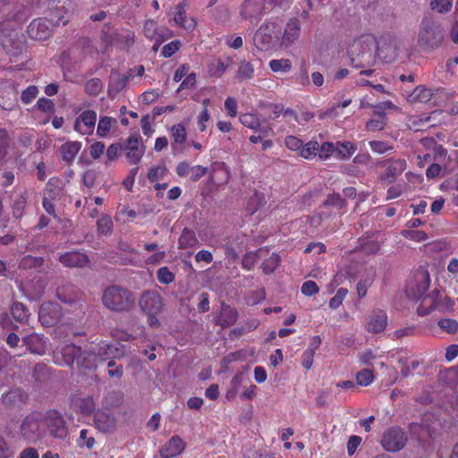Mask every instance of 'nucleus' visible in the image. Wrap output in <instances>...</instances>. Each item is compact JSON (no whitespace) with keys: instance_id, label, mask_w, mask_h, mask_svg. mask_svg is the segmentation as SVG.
<instances>
[{"instance_id":"1","label":"nucleus","mask_w":458,"mask_h":458,"mask_svg":"<svg viewBox=\"0 0 458 458\" xmlns=\"http://www.w3.org/2000/svg\"><path fill=\"white\" fill-rule=\"evenodd\" d=\"M430 279L428 272H417L413 278L411 279L406 285V294L408 297L420 300L422 298L421 303L417 310L420 316L428 314L431 310L439 309V302L433 295L425 296L428 290Z\"/></svg>"},{"instance_id":"2","label":"nucleus","mask_w":458,"mask_h":458,"mask_svg":"<svg viewBox=\"0 0 458 458\" xmlns=\"http://www.w3.org/2000/svg\"><path fill=\"white\" fill-rule=\"evenodd\" d=\"M376 38L370 34L362 35L353 40L349 47V55L356 67H363L372 63Z\"/></svg>"},{"instance_id":"3","label":"nucleus","mask_w":458,"mask_h":458,"mask_svg":"<svg viewBox=\"0 0 458 458\" xmlns=\"http://www.w3.org/2000/svg\"><path fill=\"white\" fill-rule=\"evenodd\" d=\"M281 26L276 21L264 22L254 33L253 46L259 51H267L280 47Z\"/></svg>"},{"instance_id":"4","label":"nucleus","mask_w":458,"mask_h":458,"mask_svg":"<svg viewBox=\"0 0 458 458\" xmlns=\"http://www.w3.org/2000/svg\"><path fill=\"white\" fill-rule=\"evenodd\" d=\"M102 300L107 309L114 311L128 310L134 304V297L132 294L127 290L118 286L106 288Z\"/></svg>"},{"instance_id":"5","label":"nucleus","mask_w":458,"mask_h":458,"mask_svg":"<svg viewBox=\"0 0 458 458\" xmlns=\"http://www.w3.org/2000/svg\"><path fill=\"white\" fill-rule=\"evenodd\" d=\"M142 311L148 316V323L151 327H157L159 320L157 315L163 309L164 303L160 293L157 291L145 292L139 301Z\"/></svg>"},{"instance_id":"6","label":"nucleus","mask_w":458,"mask_h":458,"mask_svg":"<svg viewBox=\"0 0 458 458\" xmlns=\"http://www.w3.org/2000/svg\"><path fill=\"white\" fill-rule=\"evenodd\" d=\"M68 22L67 19L64 16H57L52 14L50 20L46 18H39L33 20L28 27V35L30 38L35 40H45L49 38L51 34L50 26L65 25Z\"/></svg>"},{"instance_id":"7","label":"nucleus","mask_w":458,"mask_h":458,"mask_svg":"<svg viewBox=\"0 0 458 458\" xmlns=\"http://www.w3.org/2000/svg\"><path fill=\"white\" fill-rule=\"evenodd\" d=\"M21 434L29 441L36 442L47 436L44 416L40 413H31L22 421Z\"/></svg>"},{"instance_id":"8","label":"nucleus","mask_w":458,"mask_h":458,"mask_svg":"<svg viewBox=\"0 0 458 458\" xmlns=\"http://www.w3.org/2000/svg\"><path fill=\"white\" fill-rule=\"evenodd\" d=\"M443 38V29L438 23L429 20L422 21L418 38L420 46L436 47L442 42Z\"/></svg>"},{"instance_id":"9","label":"nucleus","mask_w":458,"mask_h":458,"mask_svg":"<svg viewBox=\"0 0 458 458\" xmlns=\"http://www.w3.org/2000/svg\"><path fill=\"white\" fill-rule=\"evenodd\" d=\"M44 424L47 432L56 438H64L68 435V429L62 415L51 411L44 416Z\"/></svg>"},{"instance_id":"10","label":"nucleus","mask_w":458,"mask_h":458,"mask_svg":"<svg viewBox=\"0 0 458 458\" xmlns=\"http://www.w3.org/2000/svg\"><path fill=\"white\" fill-rule=\"evenodd\" d=\"M406 442L405 433L399 428H392L383 435L381 445L388 452H397L405 446Z\"/></svg>"},{"instance_id":"11","label":"nucleus","mask_w":458,"mask_h":458,"mask_svg":"<svg viewBox=\"0 0 458 458\" xmlns=\"http://www.w3.org/2000/svg\"><path fill=\"white\" fill-rule=\"evenodd\" d=\"M126 157L132 165L138 164L145 153V148L140 144V138L139 135H131L123 146Z\"/></svg>"},{"instance_id":"12","label":"nucleus","mask_w":458,"mask_h":458,"mask_svg":"<svg viewBox=\"0 0 458 458\" xmlns=\"http://www.w3.org/2000/svg\"><path fill=\"white\" fill-rule=\"evenodd\" d=\"M266 10V0H246L241 9V16L251 23L257 22Z\"/></svg>"},{"instance_id":"13","label":"nucleus","mask_w":458,"mask_h":458,"mask_svg":"<svg viewBox=\"0 0 458 458\" xmlns=\"http://www.w3.org/2000/svg\"><path fill=\"white\" fill-rule=\"evenodd\" d=\"M97 122V113L93 110L81 112L75 119L73 128L82 135H91Z\"/></svg>"},{"instance_id":"14","label":"nucleus","mask_w":458,"mask_h":458,"mask_svg":"<svg viewBox=\"0 0 458 458\" xmlns=\"http://www.w3.org/2000/svg\"><path fill=\"white\" fill-rule=\"evenodd\" d=\"M387 326V316L383 310H373L366 318L365 328L372 334L382 333Z\"/></svg>"},{"instance_id":"15","label":"nucleus","mask_w":458,"mask_h":458,"mask_svg":"<svg viewBox=\"0 0 458 458\" xmlns=\"http://www.w3.org/2000/svg\"><path fill=\"white\" fill-rule=\"evenodd\" d=\"M301 24L298 19H291L285 25L284 33L281 32L280 47L287 48L294 44L300 37Z\"/></svg>"},{"instance_id":"16","label":"nucleus","mask_w":458,"mask_h":458,"mask_svg":"<svg viewBox=\"0 0 458 458\" xmlns=\"http://www.w3.org/2000/svg\"><path fill=\"white\" fill-rule=\"evenodd\" d=\"M61 312L59 306L53 302H45L41 305L38 312V319L45 327L55 325L60 318Z\"/></svg>"},{"instance_id":"17","label":"nucleus","mask_w":458,"mask_h":458,"mask_svg":"<svg viewBox=\"0 0 458 458\" xmlns=\"http://www.w3.org/2000/svg\"><path fill=\"white\" fill-rule=\"evenodd\" d=\"M81 147L82 144L80 141H67L58 148L56 156L62 162L71 165L81 151Z\"/></svg>"},{"instance_id":"18","label":"nucleus","mask_w":458,"mask_h":458,"mask_svg":"<svg viewBox=\"0 0 458 458\" xmlns=\"http://www.w3.org/2000/svg\"><path fill=\"white\" fill-rule=\"evenodd\" d=\"M186 444L179 436H173L159 450L162 458H173L181 454Z\"/></svg>"},{"instance_id":"19","label":"nucleus","mask_w":458,"mask_h":458,"mask_svg":"<svg viewBox=\"0 0 458 458\" xmlns=\"http://www.w3.org/2000/svg\"><path fill=\"white\" fill-rule=\"evenodd\" d=\"M385 165L386 168L381 174V179L391 182L406 169L407 163L403 158L389 159L385 162Z\"/></svg>"},{"instance_id":"20","label":"nucleus","mask_w":458,"mask_h":458,"mask_svg":"<svg viewBox=\"0 0 458 458\" xmlns=\"http://www.w3.org/2000/svg\"><path fill=\"white\" fill-rule=\"evenodd\" d=\"M56 297L63 303L70 306L77 305L80 302V297L77 289L71 284H64L57 287Z\"/></svg>"},{"instance_id":"21","label":"nucleus","mask_w":458,"mask_h":458,"mask_svg":"<svg viewBox=\"0 0 458 458\" xmlns=\"http://www.w3.org/2000/svg\"><path fill=\"white\" fill-rule=\"evenodd\" d=\"M96 428L102 432H110L115 428L116 419L109 411H98L94 417Z\"/></svg>"},{"instance_id":"22","label":"nucleus","mask_w":458,"mask_h":458,"mask_svg":"<svg viewBox=\"0 0 458 458\" xmlns=\"http://www.w3.org/2000/svg\"><path fill=\"white\" fill-rule=\"evenodd\" d=\"M81 350L74 344H67L61 350V357L56 355L55 362L59 365L71 366L76 360L78 364V358L81 357Z\"/></svg>"},{"instance_id":"23","label":"nucleus","mask_w":458,"mask_h":458,"mask_svg":"<svg viewBox=\"0 0 458 458\" xmlns=\"http://www.w3.org/2000/svg\"><path fill=\"white\" fill-rule=\"evenodd\" d=\"M173 20L176 25L189 31L193 30L196 27L195 20L186 13L184 3H180L175 6Z\"/></svg>"},{"instance_id":"24","label":"nucleus","mask_w":458,"mask_h":458,"mask_svg":"<svg viewBox=\"0 0 458 458\" xmlns=\"http://www.w3.org/2000/svg\"><path fill=\"white\" fill-rule=\"evenodd\" d=\"M60 262L69 267H82L89 262L88 257L79 251H69L60 256Z\"/></svg>"},{"instance_id":"25","label":"nucleus","mask_w":458,"mask_h":458,"mask_svg":"<svg viewBox=\"0 0 458 458\" xmlns=\"http://www.w3.org/2000/svg\"><path fill=\"white\" fill-rule=\"evenodd\" d=\"M94 350L97 352V355L101 362L120 356V350L117 346L105 342L94 347Z\"/></svg>"},{"instance_id":"26","label":"nucleus","mask_w":458,"mask_h":458,"mask_svg":"<svg viewBox=\"0 0 458 458\" xmlns=\"http://www.w3.org/2000/svg\"><path fill=\"white\" fill-rule=\"evenodd\" d=\"M99 363H101V361L94 349L83 352H81V357L78 358V367L86 369H96Z\"/></svg>"},{"instance_id":"27","label":"nucleus","mask_w":458,"mask_h":458,"mask_svg":"<svg viewBox=\"0 0 458 458\" xmlns=\"http://www.w3.org/2000/svg\"><path fill=\"white\" fill-rule=\"evenodd\" d=\"M236 320L237 311L230 306L223 305L216 322L222 327H228L233 326Z\"/></svg>"},{"instance_id":"28","label":"nucleus","mask_w":458,"mask_h":458,"mask_svg":"<svg viewBox=\"0 0 458 458\" xmlns=\"http://www.w3.org/2000/svg\"><path fill=\"white\" fill-rule=\"evenodd\" d=\"M105 40L110 43L117 42L122 44L124 47H129L134 43V33L125 30L121 33L110 34V36H108L107 32H105Z\"/></svg>"},{"instance_id":"29","label":"nucleus","mask_w":458,"mask_h":458,"mask_svg":"<svg viewBox=\"0 0 458 458\" xmlns=\"http://www.w3.org/2000/svg\"><path fill=\"white\" fill-rule=\"evenodd\" d=\"M171 135L174 140L173 148L174 150H180L182 145L185 142L187 138L186 127L183 123H177L172 126Z\"/></svg>"},{"instance_id":"30","label":"nucleus","mask_w":458,"mask_h":458,"mask_svg":"<svg viewBox=\"0 0 458 458\" xmlns=\"http://www.w3.org/2000/svg\"><path fill=\"white\" fill-rule=\"evenodd\" d=\"M131 77V74H122L119 72H112L109 78V90L115 93L123 90Z\"/></svg>"},{"instance_id":"31","label":"nucleus","mask_w":458,"mask_h":458,"mask_svg":"<svg viewBox=\"0 0 458 458\" xmlns=\"http://www.w3.org/2000/svg\"><path fill=\"white\" fill-rule=\"evenodd\" d=\"M255 69L251 63L242 60L239 63L238 69L236 72L235 78L240 82L251 80L254 77Z\"/></svg>"},{"instance_id":"32","label":"nucleus","mask_w":458,"mask_h":458,"mask_svg":"<svg viewBox=\"0 0 458 458\" xmlns=\"http://www.w3.org/2000/svg\"><path fill=\"white\" fill-rule=\"evenodd\" d=\"M386 125V114L384 112H375L373 116L367 122L366 129L369 131H381Z\"/></svg>"},{"instance_id":"33","label":"nucleus","mask_w":458,"mask_h":458,"mask_svg":"<svg viewBox=\"0 0 458 458\" xmlns=\"http://www.w3.org/2000/svg\"><path fill=\"white\" fill-rule=\"evenodd\" d=\"M199 243L195 233L188 228H184L178 240L179 249H188L195 247Z\"/></svg>"},{"instance_id":"34","label":"nucleus","mask_w":458,"mask_h":458,"mask_svg":"<svg viewBox=\"0 0 458 458\" xmlns=\"http://www.w3.org/2000/svg\"><path fill=\"white\" fill-rule=\"evenodd\" d=\"M116 123V119L110 116H103L99 119L97 134L101 138H105L109 133L111 128Z\"/></svg>"},{"instance_id":"35","label":"nucleus","mask_w":458,"mask_h":458,"mask_svg":"<svg viewBox=\"0 0 458 458\" xmlns=\"http://www.w3.org/2000/svg\"><path fill=\"white\" fill-rule=\"evenodd\" d=\"M336 156L347 159L356 151V146L350 141L337 142L335 145Z\"/></svg>"},{"instance_id":"36","label":"nucleus","mask_w":458,"mask_h":458,"mask_svg":"<svg viewBox=\"0 0 458 458\" xmlns=\"http://www.w3.org/2000/svg\"><path fill=\"white\" fill-rule=\"evenodd\" d=\"M11 313L13 318L21 323H26L30 316L28 310L21 302L13 303Z\"/></svg>"},{"instance_id":"37","label":"nucleus","mask_w":458,"mask_h":458,"mask_svg":"<svg viewBox=\"0 0 458 458\" xmlns=\"http://www.w3.org/2000/svg\"><path fill=\"white\" fill-rule=\"evenodd\" d=\"M76 408L84 415L91 413L95 410V401L92 397L87 396L75 401Z\"/></svg>"},{"instance_id":"38","label":"nucleus","mask_w":458,"mask_h":458,"mask_svg":"<svg viewBox=\"0 0 458 458\" xmlns=\"http://www.w3.org/2000/svg\"><path fill=\"white\" fill-rule=\"evenodd\" d=\"M269 68L274 72H283L286 73L291 71L292 69V63L289 59H272L269 61Z\"/></svg>"},{"instance_id":"39","label":"nucleus","mask_w":458,"mask_h":458,"mask_svg":"<svg viewBox=\"0 0 458 458\" xmlns=\"http://www.w3.org/2000/svg\"><path fill=\"white\" fill-rule=\"evenodd\" d=\"M143 31L145 36L156 41H158L162 38V34L159 32L157 22L154 20H148L144 23Z\"/></svg>"},{"instance_id":"40","label":"nucleus","mask_w":458,"mask_h":458,"mask_svg":"<svg viewBox=\"0 0 458 458\" xmlns=\"http://www.w3.org/2000/svg\"><path fill=\"white\" fill-rule=\"evenodd\" d=\"M239 120L243 126L250 128L253 131L258 130V128H259L260 120L254 114H242L240 115Z\"/></svg>"},{"instance_id":"41","label":"nucleus","mask_w":458,"mask_h":458,"mask_svg":"<svg viewBox=\"0 0 458 458\" xmlns=\"http://www.w3.org/2000/svg\"><path fill=\"white\" fill-rule=\"evenodd\" d=\"M26 205L27 192L24 191L17 197L13 205V214L16 218H19L22 216Z\"/></svg>"},{"instance_id":"42","label":"nucleus","mask_w":458,"mask_h":458,"mask_svg":"<svg viewBox=\"0 0 458 458\" xmlns=\"http://www.w3.org/2000/svg\"><path fill=\"white\" fill-rule=\"evenodd\" d=\"M319 144L317 141H310L305 146L302 145L300 154L302 157L309 159L318 153Z\"/></svg>"},{"instance_id":"43","label":"nucleus","mask_w":458,"mask_h":458,"mask_svg":"<svg viewBox=\"0 0 458 458\" xmlns=\"http://www.w3.org/2000/svg\"><path fill=\"white\" fill-rule=\"evenodd\" d=\"M280 257L278 254L273 253L267 259L262 263L263 272L266 274L273 273L278 267Z\"/></svg>"},{"instance_id":"44","label":"nucleus","mask_w":458,"mask_h":458,"mask_svg":"<svg viewBox=\"0 0 458 458\" xmlns=\"http://www.w3.org/2000/svg\"><path fill=\"white\" fill-rule=\"evenodd\" d=\"M369 145L371 150L377 154H385L393 150L394 147L386 141L382 140H370Z\"/></svg>"},{"instance_id":"45","label":"nucleus","mask_w":458,"mask_h":458,"mask_svg":"<svg viewBox=\"0 0 458 458\" xmlns=\"http://www.w3.org/2000/svg\"><path fill=\"white\" fill-rule=\"evenodd\" d=\"M97 225L100 233L107 235L113 231V222L109 216H102L98 220Z\"/></svg>"},{"instance_id":"46","label":"nucleus","mask_w":458,"mask_h":458,"mask_svg":"<svg viewBox=\"0 0 458 458\" xmlns=\"http://www.w3.org/2000/svg\"><path fill=\"white\" fill-rule=\"evenodd\" d=\"M453 5L452 0H431L430 7L432 10L439 13H448Z\"/></svg>"},{"instance_id":"47","label":"nucleus","mask_w":458,"mask_h":458,"mask_svg":"<svg viewBox=\"0 0 458 458\" xmlns=\"http://www.w3.org/2000/svg\"><path fill=\"white\" fill-rule=\"evenodd\" d=\"M356 380L360 386H369L374 380L373 372L369 369H364L357 374Z\"/></svg>"},{"instance_id":"48","label":"nucleus","mask_w":458,"mask_h":458,"mask_svg":"<svg viewBox=\"0 0 458 458\" xmlns=\"http://www.w3.org/2000/svg\"><path fill=\"white\" fill-rule=\"evenodd\" d=\"M166 172L167 170L165 165H158L149 169L148 178L151 182H156L164 178L166 174Z\"/></svg>"},{"instance_id":"49","label":"nucleus","mask_w":458,"mask_h":458,"mask_svg":"<svg viewBox=\"0 0 458 458\" xmlns=\"http://www.w3.org/2000/svg\"><path fill=\"white\" fill-rule=\"evenodd\" d=\"M157 276L161 284H169L174 281V274L167 267H160L157 272Z\"/></svg>"},{"instance_id":"50","label":"nucleus","mask_w":458,"mask_h":458,"mask_svg":"<svg viewBox=\"0 0 458 458\" xmlns=\"http://www.w3.org/2000/svg\"><path fill=\"white\" fill-rule=\"evenodd\" d=\"M439 327L448 334H455L458 331V322L452 318H443L438 321Z\"/></svg>"},{"instance_id":"51","label":"nucleus","mask_w":458,"mask_h":458,"mask_svg":"<svg viewBox=\"0 0 458 458\" xmlns=\"http://www.w3.org/2000/svg\"><path fill=\"white\" fill-rule=\"evenodd\" d=\"M103 84L99 79L94 78L85 84V90L91 96H97L102 89Z\"/></svg>"},{"instance_id":"52","label":"nucleus","mask_w":458,"mask_h":458,"mask_svg":"<svg viewBox=\"0 0 458 458\" xmlns=\"http://www.w3.org/2000/svg\"><path fill=\"white\" fill-rule=\"evenodd\" d=\"M225 44L232 49H240L243 46V39L240 35L230 34L225 37Z\"/></svg>"},{"instance_id":"53","label":"nucleus","mask_w":458,"mask_h":458,"mask_svg":"<svg viewBox=\"0 0 458 458\" xmlns=\"http://www.w3.org/2000/svg\"><path fill=\"white\" fill-rule=\"evenodd\" d=\"M38 89L36 86H29L21 93V101L25 104H30L38 95Z\"/></svg>"},{"instance_id":"54","label":"nucleus","mask_w":458,"mask_h":458,"mask_svg":"<svg viewBox=\"0 0 458 458\" xmlns=\"http://www.w3.org/2000/svg\"><path fill=\"white\" fill-rule=\"evenodd\" d=\"M89 431L87 429H81L78 440L79 446H86L91 449L95 445V439L93 437H89Z\"/></svg>"},{"instance_id":"55","label":"nucleus","mask_w":458,"mask_h":458,"mask_svg":"<svg viewBox=\"0 0 458 458\" xmlns=\"http://www.w3.org/2000/svg\"><path fill=\"white\" fill-rule=\"evenodd\" d=\"M347 293H348V290L346 288H340L336 292L335 295L333 298H331V300L329 301L330 308H332V309L338 308L343 303V301L346 297Z\"/></svg>"},{"instance_id":"56","label":"nucleus","mask_w":458,"mask_h":458,"mask_svg":"<svg viewBox=\"0 0 458 458\" xmlns=\"http://www.w3.org/2000/svg\"><path fill=\"white\" fill-rule=\"evenodd\" d=\"M335 152L336 153L335 145L331 142H324L319 146L318 155L322 159L328 158Z\"/></svg>"},{"instance_id":"57","label":"nucleus","mask_w":458,"mask_h":458,"mask_svg":"<svg viewBox=\"0 0 458 458\" xmlns=\"http://www.w3.org/2000/svg\"><path fill=\"white\" fill-rule=\"evenodd\" d=\"M209 120L210 114L208 109L204 108L197 116V124L200 131H205L207 130Z\"/></svg>"},{"instance_id":"58","label":"nucleus","mask_w":458,"mask_h":458,"mask_svg":"<svg viewBox=\"0 0 458 458\" xmlns=\"http://www.w3.org/2000/svg\"><path fill=\"white\" fill-rule=\"evenodd\" d=\"M402 234L407 238L416 242H422L428 239V235L423 231H411V230H403Z\"/></svg>"},{"instance_id":"59","label":"nucleus","mask_w":458,"mask_h":458,"mask_svg":"<svg viewBox=\"0 0 458 458\" xmlns=\"http://www.w3.org/2000/svg\"><path fill=\"white\" fill-rule=\"evenodd\" d=\"M181 43L178 40L172 41L162 48V55L164 57H170L172 56L175 52H177L180 48Z\"/></svg>"},{"instance_id":"60","label":"nucleus","mask_w":458,"mask_h":458,"mask_svg":"<svg viewBox=\"0 0 458 458\" xmlns=\"http://www.w3.org/2000/svg\"><path fill=\"white\" fill-rule=\"evenodd\" d=\"M225 108L228 116L235 117L237 115L238 109L236 99L232 97H228L225 101Z\"/></svg>"},{"instance_id":"61","label":"nucleus","mask_w":458,"mask_h":458,"mask_svg":"<svg viewBox=\"0 0 458 458\" xmlns=\"http://www.w3.org/2000/svg\"><path fill=\"white\" fill-rule=\"evenodd\" d=\"M108 376L110 377L121 378L123 375V369L122 365H116L114 360H109L107 363Z\"/></svg>"},{"instance_id":"62","label":"nucleus","mask_w":458,"mask_h":458,"mask_svg":"<svg viewBox=\"0 0 458 458\" xmlns=\"http://www.w3.org/2000/svg\"><path fill=\"white\" fill-rule=\"evenodd\" d=\"M263 200V195L255 193L247 205L248 211L250 213L256 212L259 207L262 205Z\"/></svg>"},{"instance_id":"63","label":"nucleus","mask_w":458,"mask_h":458,"mask_svg":"<svg viewBox=\"0 0 458 458\" xmlns=\"http://www.w3.org/2000/svg\"><path fill=\"white\" fill-rule=\"evenodd\" d=\"M284 144L287 148L293 151L300 150L302 147V141L295 136H287L284 140Z\"/></svg>"},{"instance_id":"64","label":"nucleus","mask_w":458,"mask_h":458,"mask_svg":"<svg viewBox=\"0 0 458 458\" xmlns=\"http://www.w3.org/2000/svg\"><path fill=\"white\" fill-rule=\"evenodd\" d=\"M105 151V144L100 141H96L91 144L89 148V154L92 158L98 159L99 158Z\"/></svg>"}]
</instances>
